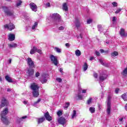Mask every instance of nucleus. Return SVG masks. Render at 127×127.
I'll return each mask as SVG.
<instances>
[{"instance_id": "f257e3e1", "label": "nucleus", "mask_w": 127, "mask_h": 127, "mask_svg": "<svg viewBox=\"0 0 127 127\" xmlns=\"http://www.w3.org/2000/svg\"><path fill=\"white\" fill-rule=\"evenodd\" d=\"M51 16L53 19H55V22L56 23V24L62 23L63 21L61 20L60 15H59L58 13H54L51 15Z\"/></svg>"}, {"instance_id": "f03ea898", "label": "nucleus", "mask_w": 127, "mask_h": 127, "mask_svg": "<svg viewBox=\"0 0 127 127\" xmlns=\"http://www.w3.org/2000/svg\"><path fill=\"white\" fill-rule=\"evenodd\" d=\"M2 8L5 14H6L8 16H11V15H13V11H11L9 10L8 7L5 6H2Z\"/></svg>"}, {"instance_id": "7ed1b4c3", "label": "nucleus", "mask_w": 127, "mask_h": 127, "mask_svg": "<svg viewBox=\"0 0 127 127\" xmlns=\"http://www.w3.org/2000/svg\"><path fill=\"white\" fill-rule=\"evenodd\" d=\"M26 74L28 77H32L34 75V69L32 67H27Z\"/></svg>"}, {"instance_id": "20e7f679", "label": "nucleus", "mask_w": 127, "mask_h": 127, "mask_svg": "<svg viewBox=\"0 0 127 127\" xmlns=\"http://www.w3.org/2000/svg\"><path fill=\"white\" fill-rule=\"evenodd\" d=\"M50 59L52 62L53 64H54L55 66H57V65H58L59 62H58V58L57 57L53 55H51L50 56Z\"/></svg>"}, {"instance_id": "39448f33", "label": "nucleus", "mask_w": 127, "mask_h": 127, "mask_svg": "<svg viewBox=\"0 0 127 127\" xmlns=\"http://www.w3.org/2000/svg\"><path fill=\"white\" fill-rule=\"evenodd\" d=\"M27 64L28 68H35V64H34V61H32L31 58H28L27 60Z\"/></svg>"}, {"instance_id": "423d86ee", "label": "nucleus", "mask_w": 127, "mask_h": 127, "mask_svg": "<svg viewBox=\"0 0 127 127\" xmlns=\"http://www.w3.org/2000/svg\"><path fill=\"white\" fill-rule=\"evenodd\" d=\"M112 98L111 96H109L108 97V101H107V113L108 115H110L111 114V99Z\"/></svg>"}, {"instance_id": "0eeeda50", "label": "nucleus", "mask_w": 127, "mask_h": 127, "mask_svg": "<svg viewBox=\"0 0 127 127\" xmlns=\"http://www.w3.org/2000/svg\"><path fill=\"white\" fill-rule=\"evenodd\" d=\"M47 77H48V75L45 73H43L42 75V77L40 79V81L41 82V83H42V84H44L46 83V82H47Z\"/></svg>"}, {"instance_id": "6e6552de", "label": "nucleus", "mask_w": 127, "mask_h": 127, "mask_svg": "<svg viewBox=\"0 0 127 127\" xmlns=\"http://www.w3.org/2000/svg\"><path fill=\"white\" fill-rule=\"evenodd\" d=\"M30 88L32 91H37L39 90V86L35 83H33L31 84Z\"/></svg>"}, {"instance_id": "1a4fd4ad", "label": "nucleus", "mask_w": 127, "mask_h": 127, "mask_svg": "<svg viewBox=\"0 0 127 127\" xmlns=\"http://www.w3.org/2000/svg\"><path fill=\"white\" fill-rule=\"evenodd\" d=\"M4 28H8L9 30L11 31L13 29H14L15 28V26L12 23H9L8 25L6 24L4 25Z\"/></svg>"}, {"instance_id": "9d476101", "label": "nucleus", "mask_w": 127, "mask_h": 127, "mask_svg": "<svg viewBox=\"0 0 127 127\" xmlns=\"http://www.w3.org/2000/svg\"><path fill=\"white\" fill-rule=\"evenodd\" d=\"M8 105V101H7L6 99L3 98L1 101L0 107L3 108V107H5V106H7Z\"/></svg>"}, {"instance_id": "9b49d317", "label": "nucleus", "mask_w": 127, "mask_h": 127, "mask_svg": "<svg viewBox=\"0 0 127 127\" xmlns=\"http://www.w3.org/2000/svg\"><path fill=\"white\" fill-rule=\"evenodd\" d=\"M107 78H108V74H107L106 73H102L99 76V80L100 81L103 82V81L106 80Z\"/></svg>"}, {"instance_id": "f8f14e48", "label": "nucleus", "mask_w": 127, "mask_h": 127, "mask_svg": "<svg viewBox=\"0 0 127 127\" xmlns=\"http://www.w3.org/2000/svg\"><path fill=\"white\" fill-rule=\"evenodd\" d=\"M30 8L33 10V11H37V6L35 3L32 2L30 3Z\"/></svg>"}, {"instance_id": "ddd939ff", "label": "nucleus", "mask_w": 127, "mask_h": 127, "mask_svg": "<svg viewBox=\"0 0 127 127\" xmlns=\"http://www.w3.org/2000/svg\"><path fill=\"white\" fill-rule=\"evenodd\" d=\"M44 117L46 118V119L47 121H48V122H51V121H52V117L49 115V112H47L44 114Z\"/></svg>"}, {"instance_id": "4468645a", "label": "nucleus", "mask_w": 127, "mask_h": 127, "mask_svg": "<svg viewBox=\"0 0 127 127\" xmlns=\"http://www.w3.org/2000/svg\"><path fill=\"white\" fill-rule=\"evenodd\" d=\"M58 122L60 125H65L66 124V119L63 117H61L58 120Z\"/></svg>"}, {"instance_id": "2eb2a0df", "label": "nucleus", "mask_w": 127, "mask_h": 127, "mask_svg": "<svg viewBox=\"0 0 127 127\" xmlns=\"http://www.w3.org/2000/svg\"><path fill=\"white\" fill-rule=\"evenodd\" d=\"M1 120L4 125H8L9 124V122H8L7 118L5 116H1Z\"/></svg>"}, {"instance_id": "dca6fc26", "label": "nucleus", "mask_w": 127, "mask_h": 127, "mask_svg": "<svg viewBox=\"0 0 127 127\" xmlns=\"http://www.w3.org/2000/svg\"><path fill=\"white\" fill-rule=\"evenodd\" d=\"M8 114V108H6L1 113V117H5Z\"/></svg>"}, {"instance_id": "f3484780", "label": "nucleus", "mask_w": 127, "mask_h": 127, "mask_svg": "<svg viewBox=\"0 0 127 127\" xmlns=\"http://www.w3.org/2000/svg\"><path fill=\"white\" fill-rule=\"evenodd\" d=\"M8 39L9 41H13L15 39V35L13 34H9Z\"/></svg>"}, {"instance_id": "a211bd4d", "label": "nucleus", "mask_w": 127, "mask_h": 127, "mask_svg": "<svg viewBox=\"0 0 127 127\" xmlns=\"http://www.w3.org/2000/svg\"><path fill=\"white\" fill-rule=\"evenodd\" d=\"M32 94L34 98H37L39 96V90L32 91Z\"/></svg>"}, {"instance_id": "6ab92c4d", "label": "nucleus", "mask_w": 127, "mask_h": 127, "mask_svg": "<svg viewBox=\"0 0 127 127\" xmlns=\"http://www.w3.org/2000/svg\"><path fill=\"white\" fill-rule=\"evenodd\" d=\"M74 23L77 28H79V27H80V25H81L80 21H79V19H75V20L74 21Z\"/></svg>"}, {"instance_id": "aec40b11", "label": "nucleus", "mask_w": 127, "mask_h": 127, "mask_svg": "<svg viewBox=\"0 0 127 127\" xmlns=\"http://www.w3.org/2000/svg\"><path fill=\"white\" fill-rule=\"evenodd\" d=\"M36 50H37V48L35 46H33L32 49L30 50V54L31 55L34 54L36 52Z\"/></svg>"}, {"instance_id": "412c9836", "label": "nucleus", "mask_w": 127, "mask_h": 127, "mask_svg": "<svg viewBox=\"0 0 127 127\" xmlns=\"http://www.w3.org/2000/svg\"><path fill=\"white\" fill-rule=\"evenodd\" d=\"M120 34L121 36H127V34L125 32V29H121Z\"/></svg>"}, {"instance_id": "4be33fe9", "label": "nucleus", "mask_w": 127, "mask_h": 127, "mask_svg": "<svg viewBox=\"0 0 127 127\" xmlns=\"http://www.w3.org/2000/svg\"><path fill=\"white\" fill-rule=\"evenodd\" d=\"M63 9L64 10V11H68V5H67V3H64L63 4Z\"/></svg>"}, {"instance_id": "5701e85b", "label": "nucleus", "mask_w": 127, "mask_h": 127, "mask_svg": "<svg viewBox=\"0 0 127 127\" xmlns=\"http://www.w3.org/2000/svg\"><path fill=\"white\" fill-rule=\"evenodd\" d=\"M5 80H6V81H7V82H8L9 83H12V79H11V78H10V77H9V76L8 75H6L5 76Z\"/></svg>"}, {"instance_id": "b1692460", "label": "nucleus", "mask_w": 127, "mask_h": 127, "mask_svg": "<svg viewBox=\"0 0 127 127\" xmlns=\"http://www.w3.org/2000/svg\"><path fill=\"white\" fill-rule=\"evenodd\" d=\"M8 46L10 48H15L17 47V45L15 43H13L9 44Z\"/></svg>"}, {"instance_id": "393cba45", "label": "nucleus", "mask_w": 127, "mask_h": 127, "mask_svg": "<svg viewBox=\"0 0 127 127\" xmlns=\"http://www.w3.org/2000/svg\"><path fill=\"white\" fill-rule=\"evenodd\" d=\"M75 54L76 55V56H77V57H79V56H81V51H80V50H76L75 52Z\"/></svg>"}, {"instance_id": "a878e982", "label": "nucleus", "mask_w": 127, "mask_h": 127, "mask_svg": "<svg viewBox=\"0 0 127 127\" xmlns=\"http://www.w3.org/2000/svg\"><path fill=\"white\" fill-rule=\"evenodd\" d=\"M89 111L91 114H94L96 112V109L94 107H91L89 108Z\"/></svg>"}, {"instance_id": "bb28decb", "label": "nucleus", "mask_w": 127, "mask_h": 127, "mask_svg": "<svg viewBox=\"0 0 127 127\" xmlns=\"http://www.w3.org/2000/svg\"><path fill=\"white\" fill-rule=\"evenodd\" d=\"M22 3V1H21V0H18L16 4V6L17 7H18V6H20V5H21Z\"/></svg>"}, {"instance_id": "cd10ccee", "label": "nucleus", "mask_w": 127, "mask_h": 127, "mask_svg": "<svg viewBox=\"0 0 127 127\" xmlns=\"http://www.w3.org/2000/svg\"><path fill=\"white\" fill-rule=\"evenodd\" d=\"M83 71H86L87 69H88V64L86 63L84 64L83 66Z\"/></svg>"}, {"instance_id": "c85d7f7f", "label": "nucleus", "mask_w": 127, "mask_h": 127, "mask_svg": "<svg viewBox=\"0 0 127 127\" xmlns=\"http://www.w3.org/2000/svg\"><path fill=\"white\" fill-rule=\"evenodd\" d=\"M118 55H119V53L116 51H114L111 54L112 57H116V56H118Z\"/></svg>"}, {"instance_id": "c756f323", "label": "nucleus", "mask_w": 127, "mask_h": 127, "mask_svg": "<svg viewBox=\"0 0 127 127\" xmlns=\"http://www.w3.org/2000/svg\"><path fill=\"white\" fill-rule=\"evenodd\" d=\"M76 116H77V113L76 112V110H73V114L71 116L72 119H74V118H76Z\"/></svg>"}, {"instance_id": "7c9ffc66", "label": "nucleus", "mask_w": 127, "mask_h": 127, "mask_svg": "<svg viewBox=\"0 0 127 127\" xmlns=\"http://www.w3.org/2000/svg\"><path fill=\"white\" fill-rule=\"evenodd\" d=\"M123 76H127V67L123 70V72L122 73Z\"/></svg>"}, {"instance_id": "2f4dec72", "label": "nucleus", "mask_w": 127, "mask_h": 127, "mask_svg": "<svg viewBox=\"0 0 127 127\" xmlns=\"http://www.w3.org/2000/svg\"><path fill=\"white\" fill-rule=\"evenodd\" d=\"M45 120V119H44V118H39L38 121V124H41V123H43Z\"/></svg>"}, {"instance_id": "473e14b6", "label": "nucleus", "mask_w": 127, "mask_h": 127, "mask_svg": "<svg viewBox=\"0 0 127 127\" xmlns=\"http://www.w3.org/2000/svg\"><path fill=\"white\" fill-rule=\"evenodd\" d=\"M40 102H41V99L39 98L36 102L34 103L33 105L35 107H36V105H37V104H39V103H40Z\"/></svg>"}, {"instance_id": "72a5a7b5", "label": "nucleus", "mask_w": 127, "mask_h": 127, "mask_svg": "<svg viewBox=\"0 0 127 127\" xmlns=\"http://www.w3.org/2000/svg\"><path fill=\"white\" fill-rule=\"evenodd\" d=\"M122 98L123 99L124 101H127V94L126 93L122 95Z\"/></svg>"}, {"instance_id": "f704fd0d", "label": "nucleus", "mask_w": 127, "mask_h": 127, "mask_svg": "<svg viewBox=\"0 0 127 127\" xmlns=\"http://www.w3.org/2000/svg\"><path fill=\"white\" fill-rule=\"evenodd\" d=\"M69 106H70V103L66 102L65 103V106H64V110H67V109H68V107H69Z\"/></svg>"}, {"instance_id": "c9c22d12", "label": "nucleus", "mask_w": 127, "mask_h": 127, "mask_svg": "<svg viewBox=\"0 0 127 127\" xmlns=\"http://www.w3.org/2000/svg\"><path fill=\"white\" fill-rule=\"evenodd\" d=\"M54 49H55V51H56V52H58V53H61V49H60V48L55 47L54 48Z\"/></svg>"}, {"instance_id": "e433bc0d", "label": "nucleus", "mask_w": 127, "mask_h": 127, "mask_svg": "<svg viewBox=\"0 0 127 127\" xmlns=\"http://www.w3.org/2000/svg\"><path fill=\"white\" fill-rule=\"evenodd\" d=\"M37 25H38L37 22H35L34 25L32 27V29H35V28L37 27Z\"/></svg>"}, {"instance_id": "4c0bfd02", "label": "nucleus", "mask_w": 127, "mask_h": 127, "mask_svg": "<svg viewBox=\"0 0 127 127\" xmlns=\"http://www.w3.org/2000/svg\"><path fill=\"white\" fill-rule=\"evenodd\" d=\"M98 28L99 31H100V32H102V31H103V28H102V25H99L98 26Z\"/></svg>"}, {"instance_id": "58836bf2", "label": "nucleus", "mask_w": 127, "mask_h": 127, "mask_svg": "<svg viewBox=\"0 0 127 127\" xmlns=\"http://www.w3.org/2000/svg\"><path fill=\"white\" fill-rule=\"evenodd\" d=\"M122 11V8H119L116 11L115 13H120Z\"/></svg>"}, {"instance_id": "ea45409f", "label": "nucleus", "mask_w": 127, "mask_h": 127, "mask_svg": "<svg viewBox=\"0 0 127 127\" xmlns=\"http://www.w3.org/2000/svg\"><path fill=\"white\" fill-rule=\"evenodd\" d=\"M56 81L59 82V83H61L62 82V79L61 78H56Z\"/></svg>"}, {"instance_id": "a19ab883", "label": "nucleus", "mask_w": 127, "mask_h": 127, "mask_svg": "<svg viewBox=\"0 0 127 127\" xmlns=\"http://www.w3.org/2000/svg\"><path fill=\"white\" fill-rule=\"evenodd\" d=\"M119 123L121 125L124 123V118H121L119 119Z\"/></svg>"}, {"instance_id": "79ce46f5", "label": "nucleus", "mask_w": 127, "mask_h": 127, "mask_svg": "<svg viewBox=\"0 0 127 127\" xmlns=\"http://www.w3.org/2000/svg\"><path fill=\"white\" fill-rule=\"evenodd\" d=\"M91 103H92V98H89V100H87V104L88 105H90Z\"/></svg>"}, {"instance_id": "37998d69", "label": "nucleus", "mask_w": 127, "mask_h": 127, "mask_svg": "<svg viewBox=\"0 0 127 127\" xmlns=\"http://www.w3.org/2000/svg\"><path fill=\"white\" fill-rule=\"evenodd\" d=\"M57 115L58 117H61V116H62V112H61V111H59L57 112Z\"/></svg>"}, {"instance_id": "c03bdc74", "label": "nucleus", "mask_w": 127, "mask_h": 127, "mask_svg": "<svg viewBox=\"0 0 127 127\" xmlns=\"http://www.w3.org/2000/svg\"><path fill=\"white\" fill-rule=\"evenodd\" d=\"M112 4L114 7L118 6V3L117 2H113L112 3Z\"/></svg>"}, {"instance_id": "a18cd8bd", "label": "nucleus", "mask_w": 127, "mask_h": 127, "mask_svg": "<svg viewBox=\"0 0 127 127\" xmlns=\"http://www.w3.org/2000/svg\"><path fill=\"white\" fill-rule=\"evenodd\" d=\"M64 28H65V27L62 26L59 27V30H64Z\"/></svg>"}, {"instance_id": "49530a36", "label": "nucleus", "mask_w": 127, "mask_h": 127, "mask_svg": "<svg viewBox=\"0 0 127 127\" xmlns=\"http://www.w3.org/2000/svg\"><path fill=\"white\" fill-rule=\"evenodd\" d=\"M36 52H38V53H39V54H41V50L38 49L37 48Z\"/></svg>"}, {"instance_id": "de8ad7c7", "label": "nucleus", "mask_w": 127, "mask_h": 127, "mask_svg": "<svg viewBox=\"0 0 127 127\" xmlns=\"http://www.w3.org/2000/svg\"><path fill=\"white\" fill-rule=\"evenodd\" d=\"M77 97H78L79 100H82V99H83V96L81 95H78L77 96Z\"/></svg>"}, {"instance_id": "09e8293b", "label": "nucleus", "mask_w": 127, "mask_h": 127, "mask_svg": "<svg viewBox=\"0 0 127 127\" xmlns=\"http://www.w3.org/2000/svg\"><path fill=\"white\" fill-rule=\"evenodd\" d=\"M39 76H40V73L39 72H37L35 74V76L39 77Z\"/></svg>"}, {"instance_id": "8fccbe9b", "label": "nucleus", "mask_w": 127, "mask_h": 127, "mask_svg": "<svg viewBox=\"0 0 127 127\" xmlns=\"http://www.w3.org/2000/svg\"><path fill=\"white\" fill-rule=\"evenodd\" d=\"M93 76L94 77V78H98V73H94L93 74Z\"/></svg>"}, {"instance_id": "3c124183", "label": "nucleus", "mask_w": 127, "mask_h": 127, "mask_svg": "<svg viewBox=\"0 0 127 127\" xmlns=\"http://www.w3.org/2000/svg\"><path fill=\"white\" fill-rule=\"evenodd\" d=\"M46 6L47 7H50V3L48 2V3H46Z\"/></svg>"}, {"instance_id": "603ef678", "label": "nucleus", "mask_w": 127, "mask_h": 127, "mask_svg": "<svg viewBox=\"0 0 127 127\" xmlns=\"http://www.w3.org/2000/svg\"><path fill=\"white\" fill-rule=\"evenodd\" d=\"M99 62H100L101 64H102V65H105V64H104V63L103 62V60H102L100 59L99 60Z\"/></svg>"}, {"instance_id": "864d4df0", "label": "nucleus", "mask_w": 127, "mask_h": 127, "mask_svg": "<svg viewBox=\"0 0 127 127\" xmlns=\"http://www.w3.org/2000/svg\"><path fill=\"white\" fill-rule=\"evenodd\" d=\"M91 22H92V19H88V20H87V23H88V24H90V23H91Z\"/></svg>"}, {"instance_id": "5fc2aeb1", "label": "nucleus", "mask_w": 127, "mask_h": 127, "mask_svg": "<svg viewBox=\"0 0 127 127\" xmlns=\"http://www.w3.org/2000/svg\"><path fill=\"white\" fill-rule=\"evenodd\" d=\"M95 54H96V55H97V56H100V52H99L98 51H96Z\"/></svg>"}, {"instance_id": "6e6d98bb", "label": "nucleus", "mask_w": 127, "mask_h": 127, "mask_svg": "<svg viewBox=\"0 0 127 127\" xmlns=\"http://www.w3.org/2000/svg\"><path fill=\"white\" fill-rule=\"evenodd\" d=\"M119 91H120V89L119 88H117L115 90V93H116V94H118L119 93Z\"/></svg>"}, {"instance_id": "4d7b16f0", "label": "nucleus", "mask_w": 127, "mask_h": 127, "mask_svg": "<svg viewBox=\"0 0 127 127\" xmlns=\"http://www.w3.org/2000/svg\"><path fill=\"white\" fill-rule=\"evenodd\" d=\"M100 51L101 53H104L105 52V51H104L103 49H100Z\"/></svg>"}, {"instance_id": "13d9d810", "label": "nucleus", "mask_w": 127, "mask_h": 127, "mask_svg": "<svg viewBox=\"0 0 127 127\" xmlns=\"http://www.w3.org/2000/svg\"><path fill=\"white\" fill-rule=\"evenodd\" d=\"M60 72H61V73H63V68H60Z\"/></svg>"}, {"instance_id": "bf43d9fd", "label": "nucleus", "mask_w": 127, "mask_h": 127, "mask_svg": "<svg viewBox=\"0 0 127 127\" xmlns=\"http://www.w3.org/2000/svg\"><path fill=\"white\" fill-rule=\"evenodd\" d=\"M65 46L66 47H69V46H70V44L69 43H66L65 44Z\"/></svg>"}, {"instance_id": "052dcab7", "label": "nucleus", "mask_w": 127, "mask_h": 127, "mask_svg": "<svg viewBox=\"0 0 127 127\" xmlns=\"http://www.w3.org/2000/svg\"><path fill=\"white\" fill-rule=\"evenodd\" d=\"M86 92H87V90H82V93H86Z\"/></svg>"}, {"instance_id": "680f3d73", "label": "nucleus", "mask_w": 127, "mask_h": 127, "mask_svg": "<svg viewBox=\"0 0 127 127\" xmlns=\"http://www.w3.org/2000/svg\"><path fill=\"white\" fill-rule=\"evenodd\" d=\"M113 21H116V17H115V16H114L113 17Z\"/></svg>"}, {"instance_id": "e2e57ef3", "label": "nucleus", "mask_w": 127, "mask_h": 127, "mask_svg": "<svg viewBox=\"0 0 127 127\" xmlns=\"http://www.w3.org/2000/svg\"><path fill=\"white\" fill-rule=\"evenodd\" d=\"M92 60H94V57H92L90 58V61H92Z\"/></svg>"}, {"instance_id": "0e129e2a", "label": "nucleus", "mask_w": 127, "mask_h": 127, "mask_svg": "<svg viewBox=\"0 0 127 127\" xmlns=\"http://www.w3.org/2000/svg\"><path fill=\"white\" fill-rule=\"evenodd\" d=\"M27 118V116H23L22 117V119H26Z\"/></svg>"}, {"instance_id": "69168bd1", "label": "nucleus", "mask_w": 127, "mask_h": 127, "mask_svg": "<svg viewBox=\"0 0 127 127\" xmlns=\"http://www.w3.org/2000/svg\"><path fill=\"white\" fill-rule=\"evenodd\" d=\"M10 91H11V89H9V88H8L7 89V92H10Z\"/></svg>"}, {"instance_id": "338daca9", "label": "nucleus", "mask_w": 127, "mask_h": 127, "mask_svg": "<svg viewBox=\"0 0 127 127\" xmlns=\"http://www.w3.org/2000/svg\"><path fill=\"white\" fill-rule=\"evenodd\" d=\"M23 103H24L25 105H26V104H27V101H24L23 102Z\"/></svg>"}, {"instance_id": "774afa93", "label": "nucleus", "mask_w": 127, "mask_h": 127, "mask_svg": "<svg viewBox=\"0 0 127 127\" xmlns=\"http://www.w3.org/2000/svg\"><path fill=\"white\" fill-rule=\"evenodd\" d=\"M125 109L127 111V104L125 105Z\"/></svg>"}]
</instances>
